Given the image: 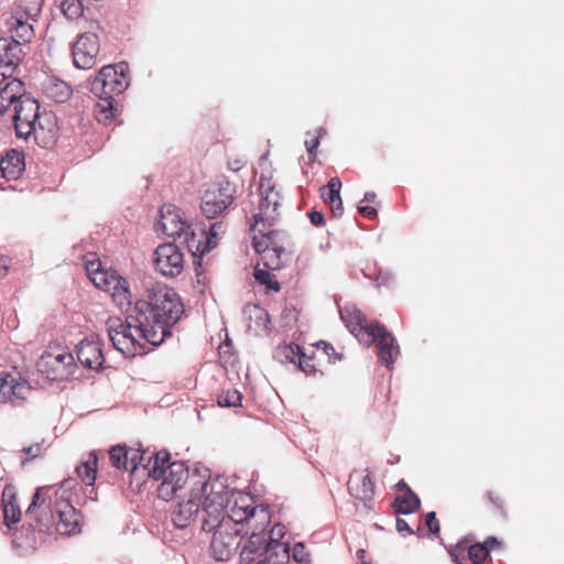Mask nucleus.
Segmentation results:
<instances>
[{"label": "nucleus", "mask_w": 564, "mask_h": 564, "mask_svg": "<svg viewBox=\"0 0 564 564\" xmlns=\"http://www.w3.org/2000/svg\"><path fill=\"white\" fill-rule=\"evenodd\" d=\"M133 308L149 328L154 346H160L172 335L171 328L184 314V304L178 294L164 284H154L134 302Z\"/></svg>", "instance_id": "f257e3e1"}, {"label": "nucleus", "mask_w": 564, "mask_h": 564, "mask_svg": "<svg viewBox=\"0 0 564 564\" xmlns=\"http://www.w3.org/2000/svg\"><path fill=\"white\" fill-rule=\"evenodd\" d=\"M209 499L207 517L202 520V529L206 532L214 531L209 546L210 555L216 561H228L240 545L239 535L242 529H238L229 517L226 519L227 498L214 492Z\"/></svg>", "instance_id": "f03ea898"}, {"label": "nucleus", "mask_w": 564, "mask_h": 564, "mask_svg": "<svg viewBox=\"0 0 564 564\" xmlns=\"http://www.w3.org/2000/svg\"><path fill=\"white\" fill-rule=\"evenodd\" d=\"M340 317L350 333L360 343L367 346L376 344L377 354L382 365L387 368L393 366L400 355V347L394 336L388 332L384 325L377 321H369L356 307H345L340 311Z\"/></svg>", "instance_id": "7ed1b4c3"}, {"label": "nucleus", "mask_w": 564, "mask_h": 564, "mask_svg": "<svg viewBox=\"0 0 564 564\" xmlns=\"http://www.w3.org/2000/svg\"><path fill=\"white\" fill-rule=\"evenodd\" d=\"M108 337L113 347L126 357L144 355L149 346H154V339L150 337L149 328L132 307L122 319L111 316L106 322Z\"/></svg>", "instance_id": "20e7f679"}, {"label": "nucleus", "mask_w": 564, "mask_h": 564, "mask_svg": "<svg viewBox=\"0 0 564 564\" xmlns=\"http://www.w3.org/2000/svg\"><path fill=\"white\" fill-rule=\"evenodd\" d=\"M171 455L161 451L153 456L151 466L143 467V475L155 480L162 479L158 487L159 498L169 501L178 495L185 485L192 486L194 477H203L202 475H189L187 466L182 462H170Z\"/></svg>", "instance_id": "39448f33"}, {"label": "nucleus", "mask_w": 564, "mask_h": 564, "mask_svg": "<svg viewBox=\"0 0 564 564\" xmlns=\"http://www.w3.org/2000/svg\"><path fill=\"white\" fill-rule=\"evenodd\" d=\"M218 492L227 498V490L218 480H210L208 477H194L187 500L177 503L172 511V521L176 528L184 529L195 521L199 508L203 507V519L207 517L206 509L212 494Z\"/></svg>", "instance_id": "423d86ee"}, {"label": "nucleus", "mask_w": 564, "mask_h": 564, "mask_svg": "<svg viewBox=\"0 0 564 564\" xmlns=\"http://www.w3.org/2000/svg\"><path fill=\"white\" fill-rule=\"evenodd\" d=\"M227 516L235 525L247 527L245 534H267V528L271 523V512L267 505H257L249 494H232L226 501Z\"/></svg>", "instance_id": "0eeeda50"}, {"label": "nucleus", "mask_w": 564, "mask_h": 564, "mask_svg": "<svg viewBox=\"0 0 564 564\" xmlns=\"http://www.w3.org/2000/svg\"><path fill=\"white\" fill-rule=\"evenodd\" d=\"M85 268L89 280L96 288L109 293L116 306L123 310L131 305L129 283L116 270L102 269L100 260L94 254L86 257Z\"/></svg>", "instance_id": "6e6552de"}, {"label": "nucleus", "mask_w": 564, "mask_h": 564, "mask_svg": "<svg viewBox=\"0 0 564 564\" xmlns=\"http://www.w3.org/2000/svg\"><path fill=\"white\" fill-rule=\"evenodd\" d=\"M271 227L265 223L264 227L260 224L253 229L252 224L251 230L254 232L252 246L269 270H278L288 259L285 250L286 235L284 231L271 229Z\"/></svg>", "instance_id": "1a4fd4ad"}, {"label": "nucleus", "mask_w": 564, "mask_h": 564, "mask_svg": "<svg viewBox=\"0 0 564 564\" xmlns=\"http://www.w3.org/2000/svg\"><path fill=\"white\" fill-rule=\"evenodd\" d=\"M156 230L162 231L166 237L183 239L193 256H203L210 250V241L202 243V239H196L191 225L183 219L181 210L174 206L169 205L161 209V218L156 224Z\"/></svg>", "instance_id": "9d476101"}, {"label": "nucleus", "mask_w": 564, "mask_h": 564, "mask_svg": "<svg viewBox=\"0 0 564 564\" xmlns=\"http://www.w3.org/2000/svg\"><path fill=\"white\" fill-rule=\"evenodd\" d=\"M43 0H15L9 12L2 15L6 32L14 33L24 42H31L34 30L31 21H35L42 11Z\"/></svg>", "instance_id": "9b49d317"}, {"label": "nucleus", "mask_w": 564, "mask_h": 564, "mask_svg": "<svg viewBox=\"0 0 564 564\" xmlns=\"http://www.w3.org/2000/svg\"><path fill=\"white\" fill-rule=\"evenodd\" d=\"M61 492L59 487L44 486L37 488L33 495L25 514L35 522L39 531H48L54 525Z\"/></svg>", "instance_id": "f8f14e48"}, {"label": "nucleus", "mask_w": 564, "mask_h": 564, "mask_svg": "<svg viewBox=\"0 0 564 564\" xmlns=\"http://www.w3.org/2000/svg\"><path fill=\"white\" fill-rule=\"evenodd\" d=\"M130 85L129 65L118 63L104 66L90 82V91L95 96L116 98Z\"/></svg>", "instance_id": "ddd939ff"}, {"label": "nucleus", "mask_w": 564, "mask_h": 564, "mask_svg": "<svg viewBox=\"0 0 564 564\" xmlns=\"http://www.w3.org/2000/svg\"><path fill=\"white\" fill-rule=\"evenodd\" d=\"M11 107L13 108L12 120L17 137L22 139L30 138L32 131H34V122L42 113L40 112L37 100L24 94L23 90Z\"/></svg>", "instance_id": "4468645a"}, {"label": "nucleus", "mask_w": 564, "mask_h": 564, "mask_svg": "<svg viewBox=\"0 0 564 564\" xmlns=\"http://www.w3.org/2000/svg\"><path fill=\"white\" fill-rule=\"evenodd\" d=\"M235 187L226 181L212 184L202 198V213L205 217L214 219L220 216L234 202Z\"/></svg>", "instance_id": "2eb2a0df"}, {"label": "nucleus", "mask_w": 564, "mask_h": 564, "mask_svg": "<svg viewBox=\"0 0 564 564\" xmlns=\"http://www.w3.org/2000/svg\"><path fill=\"white\" fill-rule=\"evenodd\" d=\"M259 192L261 200L259 204V213L256 214L253 229L260 224L264 227L265 223L273 226L274 221L280 217V207L282 196L271 180L261 178L259 183Z\"/></svg>", "instance_id": "dca6fc26"}, {"label": "nucleus", "mask_w": 564, "mask_h": 564, "mask_svg": "<svg viewBox=\"0 0 564 564\" xmlns=\"http://www.w3.org/2000/svg\"><path fill=\"white\" fill-rule=\"evenodd\" d=\"M109 459L113 467L129 471L131 476H144L143 467L151 466L153 457H145V452L126 445H116L109 451Z\"/></svg>", "instance_id": "f3484780"}, {"label": "nucleus", "mask_w": 564, "mask_h": 564, "mask_svg": "<svg viewBox=\"0 0 564 564\" xmlns=\"http://www.w3.org/2000/svg\"><path fill=\"white\" fill-rule=\"evenodd\" d=\"M154 267L165 276H176L184 269V256L174 243L160 245L154 251Z\"/></svg>", "instance_id": "a211bd4d"}, {"label": "nucleus", "mask_w": 564, "mask_h": 564, "mask_svg": "<svg viewBox=\"0 0 564 564\" xmlns=\"http://www.w3.org/2000/svg\"><path fill=\"white\" fill-rule=\"evenodd\" d=\"M73 61L77 68L90 69L96 65L99 54V41L95 33H84L73 45Z\"/></svg>", "instance_id": "6ab92c4d"}, {"label": "nucleus", "mask_w": 564, "mask_h": 564, "mask_svg": "<svg viewBox=\"0 0 564 564\" xmlns=\"http://www.w3.org/2000/svg\"><path fill=\"white\" fill-rule=\"evenodd\" d=\"M11 39H0V76L10 77L21 63L24 53L22 51V39L9 32Z\"/></svg>", "instance_id": "aec40b11"}, {"label": "nucleus", "mask_w": 564, "mask_h": 564, "mask_svg": "<svg viewBox=\"0 0 564 564\" xmlns=\"http://www.w3.org/2000/svg\"><path fill=\"white\" fill-rule=\"evenodd\" d=\"M30 384L8 372L0 373V403L21 405L31 393Z\"/></svg>", "instance_id": "412c9836"}, {"label": "nucleus", "mask_w": 564, "mask_h": 564, "mask_svg": "<svg viewBox=\"0 0 564 564\" xmlns=\"http://www.w3.org/2000/svg\"><path fill=\"white\" fill-rule=\"evenodd\" d=\"M82 516L66 498V491L62 489L56 508L55 528L61 534H73L79 530Z\"/></svg>", "instance_id": "4be33fe9"}, {"label": "nucleus", "mask_w": 564, "mask_h": 564, "mask_svg": "<svg viewBox=\"0 0 564 564\" xmlns=\"http://www.w3.org/2000/svg\"><path fill=\"white\" fill-rule=\"evenodd\" d=\"M78 361L88 369L99 370L105 361L101 341L98 336L91 335L79 341L76 347Z\"/></svg>", "instance_id": "5701e85b"}, {"label": "nucleus", "mask_w": 564, "mask_h": 564, "mask_svg": "<svg viewBox=\"0 0 564 564\" xmlns=\"http://www.w3.org/2000/svg\"><path fill=\"white\" fill-rule=\"evenodd\" d=\"M279 557V552H273L268 543L267 534L249 533L247 542L242 545L240 552V562L250 564L264 556Z\"/></svg>", "instance_id": "b1692460"}, {"label": "nucleus", "mask_w": 564, "mask_h": 564, "mask_svg": "<svg viewBox=\"0 0 564 564\" xmlns=\"http://www.w3.org/2000/svg\"><path fill=\"white\" fill-rule=\"evenodd\" d=\"M32 131L34 141L42 148H51L55 144L58 133L57 118L53 112H42L34 122Z\"/></svg>", "instance_id": "393cba45"}, {"label": "nucleus", "mask_w": 564, "mask_h": 564, "mask_svg": "<svg viewBox=\"0 0 564 564\" xmlns=\"http://www.w3.org/2000/svg\"><path fill=\"white\" fill-rule=\"evenodd\" d=\"M349 494L357 500L367 505L375 496V482L368 469L354 470L347 482Z\"/></svg>", "instance_id": "a878e982"}, {"label": "nucleus", "mask_w": 564, "mask_h": 564, "mask_svg": "<svg viewBox=\"0 0 564 564\" xmlns=\"http://www.w3.org/2000/svg\"><path fill=\"white\" fill-rule=\"evenodd\" d=\"M73 355L70 352H52L46 351L40 359L37 366L41 371L47 372L54 380L62 379L68 373L67 368L73 364Z\"/></svg>", "instance_id": "bb28decb"}, {"label": "nucleus", "mask_w": 564, "mask_h": 564, "mask_svg": "<svg viewBox=\"0 0 564 564\" xmlns=\"http://www.w3.org/2000/svg\"><path fill=\"white\" fill-rule=\"evenodd\" d=\"M24 154L15 149L7 151L0 160L2 175L9 180L18 178L24 171Z\"/></svg>", "instance_id": "cd10ccee"}, {"label": "nucleus", "mask_w": 564, "mask_h": 564, "mask_svg": "<svg viewBox=\"0 0 564 564\" xmlns=\"http://www.w3.org/2000/svg\"><path fill=\"white\" fill-rule=\"evenodd\" d=\"M23 91V83L12 78L0 83V116L4 115Z\"/></svg>", "instance_id": "c85d7f7f"}, {"label": "nucleus", "mask_w": 564, "mask_h": 564, "mask_svg": "<svg viewBox=\"0 0 564 564\" xmlns=\"http://www.w3.org/2000/svg\"><path fill=\"white\" fill-rule=\"evenodd\" d=\"M2 509L3 518L7 527L11 528L17 524L21 519V510L17 503L15 495L12 489L6 487L2 492Z\"/></svg>", "instance_id": "c756f323"}, {"label": "nucleus", "mask_w": 564, "mask_h": 564, "mask_svg": "<svg viewBox=\"0 0 564 564\" xmlns=\"http://www.w3.org/2000/svg\"><path fill=\"white\" fill-rule=\"evenodd\" d=\"M98 98L97 104L94 108V115L99 123L108 124L115 118L117 108L115 107V98H108L107 96H96Z\"/></svg>", "instance_id": "7c9ffc66"}, {"label": "nucleus", "mask_w": 564, "mask_h": 564, "mask_svg": "<svg viewBox=\"0 0 564 564\" xmlns=\"http://www.w3.org/2000/svg\"><path fill=\"white\" fill-rule=\"evenodd\" d=\"M391 507L395 513L409 514L420 509L421 500L414 491L403 492L394 498Z\"/></svg>", "instance_id": "2f4dec72"}, {"label": "nucleus", "mask_w": 564, "mask_h": 564, "mask_svg": "<svg viewBox=\"0 0 564 564\" xmlns=\"http://www.w3.org/2000/svg\"><path fill=\"white\" fill-rule=\"evenodd\" d=\"M98 458L95 453H90L86 460L77 466L76 473L78 478L87 486H93L97 476Z\"/></svg>", "instance_id": "473e14b6"}, {"label": "nucleus", "mask_w": 564, "mask_h": 564, "mask_svg": "<svg viewBox=\"0 0 564 564\" xmlns=\"http://www.w3.org/2000/svg\"><path fill=\"white\" fill-rule=\"evenodd\" d=\"M297 368L303 371L306 376H313L317 372H322V364L318 361V355L311 348L303 350L299 360Z\"/></svg>", "instance_id": "72a5a7b5"}, {"label": "nucleus", "mask_w": 564, "mask_h": 564, "mask_svg": "<svg viewBox=\"0 0 564 564\" xmlns=\"http://www.w3.org/2000/svg\"><path fill=\"white\" fill-rule=\"evenodd\" d=\"M303 349L294 343L279 345L274 358L282 364H297Z\"/></svg>", "instance_id": "f704fd0d"}, {"label": "nucleus", "mask_w": 564, "mask_h": 564, "mask_svg": "<svg viewBox=\"0 0 564 564\" xmlns=\"http://www.w3.org/2000/svg\"><path fill=\"white\" fill-rule=\"evenodd\" d=\"M312 349L318 355V361L322 365L324 362L335 364L341 359V355L337 354L335 348L328 343L319 341L313 346Z\"/></svg>", "instance_id": "c9c22d12"}, {"label": "nucleus", "mask_w": 564, "mask_h": 564, "mask_svg": "<svg viewBox=\"0 0 564 564\" xmlns=\"http://www.w3.org/2000/svg\"><path fill=\"white\" fill-rule=\"evenodd\" d=\"M285 534V528L282 524H275L272 529L267 532L268 543H270V547L273 552H278V550L282 551V555L289 557V547L286 544L280 543V539H282Z\"/></svg>", "instance_id": "e433bc0d"}, {"label": "nucleus", "mask_w": 564, "mask_h": 564, "mask_svg": "<svg viewBox=\"0 0 564 564\" xmlns=\"http://www.w3.org/2000/svg\"><path fill=\"white\" fill-rule=\"evenodd\" d=\"M242 394L237 389L223 390L217 395V403L223 408H238L241 406Z\"/></svg>", "instance_id": "4c0bfd02"}, {"label": "nucleus", "mask_w": 564, "mask_h": 564, "mask_svg": "<svg viewBox=\"0 0 564 564\" xmlns=\"http://www.w3.org/2000/svg\"><path fill=\"white\" fill-rule=\"evenodd\" d=\"M46 90L48 97L56 102H64L72 95L70 87L64 82H52Z\"/></svg>", "instance_id": "58836bf2"}, {"label": "nucleus", "mask_w": 564, "mask_h": 564, "mask_svg": "<svg viewBox=\"0 0 564 564\" xmlns=\"http://www.w3.org/2000/svg\"><path fill=\"white\" fill-rule=\"evenodd\" d=\"M340 188H341V182L338 177H332L327 185L324 186L322 191V197L324 202L327 203H336V200H339L340 197Z\"/></svg>", "instance_id": "ea45409f"}, {"label": "nucleus", "mask_w": 564, "mask_h": 564, "mask_svg": "<svg viewBox=\"0 0 564 564\" xmlns=\"http://www.w3.org/2000/svg\"><path fill=\"white\" fill-rule=\"evenodd\" d=\"M57 7L67 19H77L83 13L80 0H56Z\"/></svg>", "instance_id": "a19ab883"}, {"label": "nucleus", "mask_w": 564, "mask_h": 564, "mask_svg": "<svg viewBox=\"0 0 564 564\" xmlns=\"http://www.w3.org/2000/svg\"><path fill=\"white\" fill-rule=\"evenodd\" d=\"M254 279L258 283L265 285L267 290L279 292L280 291V283L276 280L275 274L271 273L268 270L254 269Z\"/></svg>", "instance_id": "79ce46f5"}, {"label": "nucleus", "mask_w": 564, "mask_h": 564, "mask_svg": "<svg viewBox=\"0 0 564 564\" xmlns=\"http://www.w3.org/2000/svg\"><path fill=\"white\" fill-rule=\"evenodd\" d=\"M45 452L46 446L44 445V442H39L22 448V465L37 457H42L45 454Z\"/></svg>", "instance_id": "37998d69"}, {"label": "nucleus", "mask_w": 564, "mask_h": 564, "mask_svg": "<svg viewBox=\"0 0 564 564\" xmlns=\"http://www.w3.org/2000/svg\"><path fill=\"white\" fill-rule=\"evenodd\" d=\"M488 555L486 546L481 543L467 545V557L473 564H482Z\"/></svg>", "instance_id": "c03bdc74"}, {"label": "nucleus", "mask_w": 564, "mask_h": 564, "mask_svg": "<svg viewBox=\"0 0 564 564\" xmlns=\"http://www.w3.org/2000/svg\"><path fill=\"white\" fill-rule=\"evenodd\" d=\"M486 498L490 502V505L492 506V509L496 512H498L502 517L507 516L506 501H505V498L501 496V494H499L498 491H495V490H489L486 494Z\"/></svg>", "instance_id": "a18cd8bd"}, {"label": "nucleus", "mask_w": 564, "mask_h": 564, "mask_svg": "<svg viewBox=\"0 0 564 564\" xmlns=\"http://www.w3.org/2000/svg\"><path fill=\"white\" fill-rule=\"evenodd\" d=\"M465 551H467V542L460 541L455 546H453L448 553L451 555V558L456 564H464L466 557H465Z\"/></svg>", "instance_id": "49530a36"}, {"label": "nucleus", "mask_w": 564, "mask_h": 564, "mask_svg": "<svg viewBox=\"0 0 564 564\" xmlns=\"http://www.w3.org/2000/svg\"><path fill=\"white\" fill-rule=\"evenodd\" d=\"M310 552L307 551L304 543L299 542L295 543L292 550V557L297 563H308L310 562Z\"/></svg>", "instance_id": "de8ad7c7"}, {"label": "nucleus", "mask_w": 564, "mask_h": 564, "mask_svg": "<svg viewBox=\"0 0 564 564\" xmlns=\"http://www.w3.org/2000/svg\"><path fill=\"white\" fill-rule=\"evenodd\" d=\"M224 228H225V226L223 223H215L212 225V227L209 229V236L206 238V241H205V243H207V242H209V239H210V243H209L210 249H213L217 246V241L215 239L217 238L219 232H224ZM202 243H204V241H202Z\"/></svg>", "instance_id": "09e8293b"}, {"label": "nucleus", "mask_w": 564, "mask_h": 564, "mask_svg": "<svg viewBox=\"0 0 564 564\" xmlns=\"http://www.w3.org/2000/svg\"><path fill=\"white\" fill-rule=\"evenodd\" d=\"M425 525L433 535L438 536L441 528L434 511L425 516Z\"/></svg>", "instance_id": "8fccbe9b"}, {"label": "nucleus", "mask_w": 564, "mask_h": 564, "mask_svg": "<svg viewBox=\"0 0 564 564\" xmlns=\"http://www.w3.org/2000/svg\"><path fill=\"white\" fill-rule=\"evenodd\" d=\"M285 558H288L285 555H281L276 558L272 557L271 554L270 556H264L263 558H259L250 564H283Z\"/></svg>", "instance_id": "3c124183"}, {"label": "nucleus", "mask_w": 564, "mask_h": 564, "mask_svg": "<svg viewBox=\"0 0 564 564\" xmlns=\"http://www.w3.org/2000/svg\"><path fill=\"white\" fill-rule=\"evenodd\" d=\"M358 212L367 219H375L378 215V212L375 207L365 206L362 204L358 206Z\"/></svg>", "instance_id": "603ef678"}, {"label": "nucleus", "mask_w": 564, "mask_h": 564, "mask_svg": "<svg viewBox=\"0 0 564 564\" xmlns=\"http://www.w3.org/2000/svg\"><path fill=\"white\" fill-rule=\"evenodd\" d=\"M308 218L314 226L325 225L324 216L321 212L312 210L308 213Z\"/></svg>", "instance_id": "864d4df0"}, {"label": "nucleus", "mask_w": 564, "mask_h": 564, "mask_svg": "<svg viewBox=\"0 0 564 564\" xmlns=\"http://www.w3.org/2000/svg\"><path fill=\"white\" fill-rule=\"evenodd\" d=\"M481 544L486 546L488 554L491 550L499 549L501 546V542L496 536L487 538Z\"/></svg>", "instance_id": "5fc2aeb1"}, {"label": "nucleus", "mask_w": 564, "mask_h": 564, "mask_svg": "<svg viewBox=\"0 0 564 564\" xmlns=\"http://www.w3.org/2000/svg\"><path fill=\"white\" fill-rule=\"evenodd\" d=\"M329 205L330 212L334 217H339L343 215L344 207L341 198L339 200H336V203H327Z\"/></svg>", "instance_id": "6e6d98bb"}, {"label": "nucleus", "mask_w": 564, "mask_h": 564, "mask_svg": "<svg viewBox=\"0 0 564 564\" xmlns=\"http://www.w3.org/2000/svg\"><path fill=\"white\" fill-rule=\"evenodd\" d=\"M319 145V140L317 137H312L311 139L305 140V148L310 154H314L315 150Z\"/></svg>", "instance_id": "4d7b16f0"}, {"label": "nucleus", "mask_w": 564, "mask_h": 564, "mask_svg": "<svg viewBox=\"0 0 564 564\" xmlns=\"http://www.w3.org/2000/svg\"><path fill=\"white\" fill-rule=\"evenodd\" d=\"M395 527L400 533L408 532L410 534H413V530L410 528L409 523L404 519L398 518Z\"/></svg>", "instance_id": "13d9d810"}, {"label": "nucleus", "mask_w": 564, "mask_h": 564, "mask_svg": "<svg viewBox=\"0 0 564 564\" xmlns=\"http://www.w3.org/2000/svg\"><path fill=\"white\" fill-rule=\"evenodd\" d=\"M377 199V195L373 192H367L364 196V199L361 200V204L364 203H375Z\"/></svg>", "instance_id": "bf43d9fd"}, {"label": "nucleus", "mask_w": 564, "mask_h": 564, "mask_svg": "<svg viewBox=\"0 0 564 564\" xmlns=\"http://www.w3.org/2000/svg\"><path fill=\"white\" fill-rule=\"evenodd\" d=\"M397 488L403 492H410V491H413L409 485L404 481V480H400L398 484H397Z\"/></svg>", "instance_id": "052dcab7"}, {"label": "nucleus", "mask_w": 564, "mask_h": 564, "mask_svg": "<svg viewBox=\"0 0 564 564\" xmlns=\"http://www.w3.org/2000/svg\"><path fill=\"white\" fill-rule=\"evenodd\" d=\"M6 260L3 258L0 259V278L7 274V265Z\"/></svg>", "instance_id": "680f3d73"}, {"label": "nucleus", "mask_w": 564, "mask_h": 564, "mask_svg": "<svg viewBox=\"0 0 564 564\" xmlns=\"http://www.w3.org/2000/svg\"><path fill=\"white\" fill-rule=\"evenodd\" d=\"M365 554H366V551L365 550H360L357 552V555L360 560H362L365 557Z\"/></svg>", "instance_id": "e2e57ef3"}]
</instances>
